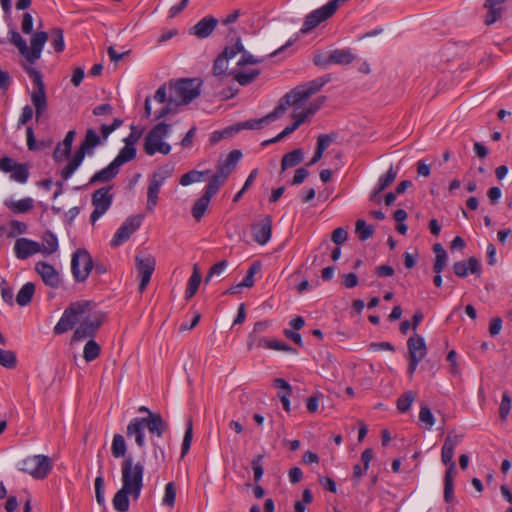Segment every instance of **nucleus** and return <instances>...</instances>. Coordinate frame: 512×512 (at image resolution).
Here are the masks:
<instances>
[{
    "label": "nucleus",
    "instance_id": "nucleus-1",
    "mask_svg": "<svg viewBox=\"0 0 512 512\" xmlns=\"http://www.w3.org/2000/svg\"><path fill=\"white\" fill-rule=\"evenodd\" d=\"M331 81V75H325L317 79L298 85L290 90V97L293 98L290 102L292 108L290 122V134L297 130L309 117L313 116L307 107H302L303 103L307 101L312 95L319 92L324 85Z\"/></svg>",
    "mask_w": 512,
    "mask_h": 512
},
{
    "label": "nucleus",
    "instance_id": "nucleus-2",
    "mask_svg": "<svg viewBox=\"0 0 512 512\" xmlns=\"http://www.w3.org/2000/svg\"><path fill=\"white\" fill-rule=\"evenodd\" d=\"M202 81L197 78H183L170 83V96L168 104L154 112L156 120L164 118L173 111L174 107L188 104L199 96Z\"/></svg>",
    "mask_w": 512,
    "mask_h": 512
},
{
    "label": "nucleus",
    "instance_id": "nucleus-3",
    "mask_svg": "<svg viewBox=\"0 0 512 512\" xmlns=\"http://www.w3.org/2000/svg\"><path fill=\"white\" fill-rule=\"evenodd\" d=\"M152 435L161 438L168 429V423L161 415H151L150 418H133L127 425L126 435L128 438H134L136 445L142 449L145 447V429Z\"/></svg>",
    "mask_w": 512,
    "mask_h": 512
},
{
    "label": "nucleus",
    "instance_id": "nucleus-4",
    "mask_svg": "<svg viewBox=\"0 0 512 512\" xmlns=\"http://www.w3.org/2000/svg\"><path fill=\"white\" fill-rule=\"evenodd\" d=\"M144 462L135 460L128 454L121 462L122 486L134 490V500H138L143 488Z\"/></svg>",
    "mask_w": 512,
    "mask_h": 512
},
{
    "label": "nucleus",
    "instance_id": "nucleus-5",
    "mask_svg": "<svg viewBox=\"0 0 512 512\" xmlns=\"http://www.w3.org/2000/svg\"><path fill=\"white\" fill-rule=\"evenodd\" d=\"M101 144V138L92 128L86 130L84 140L81 142L79 148L76 150L72 159L61 170V177L63 180H68L78 167L83 162L85 155H92L93 149Z\"/></svg>",
    "mask_w": 512,
    "mask_h": 512
},
{
    "label": "nucleus",
    "instance_id": "nucleus-6",
    "mask_svg": "<svg viewBox=\"0 0 512 512\" xmlns=\"http://www.w3.org/2000/svg\"><path fill=\"white\" fill-rule=\"evenodd\" d=\"M171 125L160 122L156 124L145 136L143 149L144 152L153 156L156 153L168 155L171 152V145L164 141L169 134Z\"/></svg>",
    "mask_w": 512,
    "mask_h": 512
},
{
    "label": "nucleus",
    "instance_id": "nucleus-7",
    "mask_svg": "<svg viewBox=\"0 0 512 512\" xmlns=\"http://www.w3.org/2000/svg\"><path fill=\"white\" fill-rule=\"evenodd\" d=\"M23 69L29 75L34 85V90L30 93V99L35 108L36 121L39 122L44 117L48 108L42 75L30 65H23Z\"/></svg>",
    "mask_w": 512,
    "mask_h": 512
},
{
    "label": "nucleus",
    "instance_id": "nucleus-8",
    "mask_svg": "<svg viewBox=\"0 0 512 512\" xmlns=\"http://www.w3.org/2000/svg\"><path fill=\"white\" fill-rule=\"evenodd\" d=\"M90 305L91 302L89 301H76L71 303L64 310L60 320L55 325L53 329L54 334L60 335L73 329L74 326L85 316L87 311H89Z\"/></svg>",
    "mask_w": 512,
    "mask_h": 512
},
{
    "label": "nucleus",
    "instance_id": "nucleus-9",
    "mask_svg": "<svg viewBox=\"0 0 512 512\" xmlns=\"http://www.w3.org/2000/svg\"><path fill=\"white\" fill-rule=\"evenodd\" d=\"M18 469L35 479H44L52 469V461L46 455H33L19 462Z\"/></svg>",
    "mask_w": 512,
    "mask_h": 512
},
{
    "label": "nucleus",
    "instance_id": "nucleus-10",
    "mask_svg": "<svg viewBox=\"0 0 512 512\" xmlns=\"http://www.w3.org/2000/svg\"><path fill=\"white\" fill-rule=\"evenodd\" d=\"M93 270V260L86 249H77L71 259V271L76 282H84Z\"/></svg>",
    "mask_w": 512,
    "mask_h": 512
},
{
    "label": "nucleus",
    "instance_id": "nucleus-11",
    "mask_svg": "<svg viewBox=\"0 0 512 512\" xmlns=\"http://www.w3.org/2000/svg\"><path fill=\"white\" fill-rule=\"evenodd\" d=\"M338 4L334 0H330L324 6L309 13L304 20L303 26L300 29L302 34H307L319 26L322 22L328 20L337 11Z\"/></svg>",
    "mask_w": 512,
    "mask_h": 512
},
{
    "label": "nucleus",
    "instance_id": "nucleus-12",
    "mask_svg": "<svg viewBox=\"0 0 512 512\" xmlns=\"http://www.w3.org/2000/svg\"><path fill=\"white\" fill-rule=\"evenodd\" d=\"M172 168L163 166L157 169L151 176L147 189V206L148 211H153L158 202V194L165 180L171 177Z\"/></svg>",
    "mask_w": 512,
    "mask_h": 512
},
{
    "label": "nucleus",
    "instance_id": "nucleus-13",
    "mask_svg": "<svg viewBox=\"0 0 512 512\" xmlns=\"http://www.w3.org/2000/svg\"><path fill=\"white\" fill-rule=\"evenodd\" d=\"M243 51V43L240 37H237L234 43L227 44L223 51L217 56L213 64V75L221 77L227 75L228 62Z\"/></svg>",
    "mask_w": 512,
    "mask_h": 512
},
{
    "label": "nucleus",
    "instance_id": "nucleus-14",
    "mask_svg": "<svg viewBox=\"0 0 512 512\" xmlns=\"http://www.w3.org/2000/svg\"><path fill=\"white\" fill-rule=\"evenodd\" d=\"M111 186H104L92 193V205L94 210L90 215V222L92 225L103 216L111 207L113 202V195L110 193Z\"/></svg>",
    "mask_w": 512,
    "mask_h": 512
},
{
    "label": "nucleus",
    "instance_id": "nucleus-15",
    "mask_svg": "<svg viewBox=\"0 0 512 512\" xmlns=\"http://www.w3.org/2000/svg\"><path fill=\"white\" fill-rule=\"evenodd\" d=\"M105 319V314L102 312L94 313L86 318H82L80 325L76 328L73 334L74 341H82L86 338H92L96 335L98 329Z\"/></svg>",
    "mask_w": 512,
    "mask_h": 512
},
{
    "label": "nucleus",
    "instance_id": "nucleus-16",
    "mask_svg": "<svg viewBox=\"0 0 512 512\" xmlns=\"http://www.w3.org/2000/svg\"><path fill=\"white\" fill-rule=\"evenodd\" d=\"M288 105V93L284 94L278 106L265 117L260 119H251L245 122L235 124V127L238 128V132L243 129H261L264 125L274 121L279 116L283 115L286 111Z\"/></svg>",
    "mask_w": 512,
    "mask_h": 512
},
{
    "label": "nucleus",
    "instance_id": "nucleus-17",
    "mask_svg": "<svg viewBox=\"0 0 512 512\" xmlns=\"http://www.w3.org/2000/svg\"><path fill=\"white\" fill-rule=\"evenodd\" d=\"M0 172L10 173V179L20 184H25L30 176L27 164L18 163L9 156L0 158Z\"/></svg>",
    "mask_w": 512,
    "mask_h": 512
},
{
    "label": "nucleus",
    "instance_id": "nucleus-18",
    "mask_svg": "<svg viewBox=\"0 0 512 512\" xmlns=\"http://www.w3.org/2000/svg\"><path fill=\"white\" fill-rule=\"evenodd\" d=\"M142 221V215L129 216L115 232L110 245L112 247H118L126 242L130 236L140 228Z\"/></svg>",
    "mask_w": 512,
    "mask_h": 512
},
{
    "label": "nucleus",
    "instance_id": "nucleus-19",
    "mask_svg": "<svg viewBox=\"0 0 512 512\" xmlns=\"http://www.w3.org/2000/svg\"><path fill=\"white\" fill-rule=\"evenodd\" d=\"M135 262L140 279L138 289L140 293H143L149 284L151 276L155 270L156 260L151 255H147L145 257L136 256Z\"/></svg>",
    "mask_w": 512,
    "mask_h": 512
},
{
    "label": "nucleus",
    "instance_id": "nucleus-20",
    "mask_svg": "<svg viewBox=\"0 0 512 512\" xmlns=\"http://www.w3.org/2000/svg\"><path fill=\"white\" fill-rule=\"evenodd\" d=\"M48 40V34L44 31L36 32L31 38V48L28 47V53L24 54L25 59L34 64L41 57L45 43Z\"/></svg>",
    "mask_w": 512,
    "mask_h": 512
},
{
    "label": "nucleus",
    "instance_id": "nucleus-21",
    "mask_svg": "<svg viewBox=\"0 0 512 512\" xmlns=\"http://www.w3.org/2000/svg\"><path fill=\"white\" fill-rule=\"evenodd\" d=\"M36 272L41 276L43 282L54 289L60 286V277L56 269L49 263L37 262L35 265Z\"/></svg>",
    "mask_w": 512,
    "mask_h": 512
},
{
    "label": "nucleus",
    "instance_id": "nucleus-22",
    "mask_svg": "<svg viewBox=\"0 0 512 512\" xmlns=\"http://www.w3.org/2000/svg\"><path fill=\"white\" fill-rule=\"evenodd\" d=\"M15 255L20 260H25L41 251V245L28 238H19L14 245Z\"/></svg>",
    "mask_w": 512,
    "mask_h": 512
},
{
    "label": "nucleus",
    "instance_id": "nucleus-23",
    "mask_svg": "<svg viewBox=\"0 0 512 512\" xmlns=\"http://www.w3.org/2000/svg\"><path fill=\"white\" fill-rule=\"evenodd\" d=\"M218 25V20L213 16H206L190 28V34L199 39L209 37Z\"/></svg>",
    "mask_w": 512,
    "mask_h": 512
},
{
    "label": "nucleus",
    "instance_id": "nucleus-24",
    "mask_svg": "<svg viewBox=\"0 0 512 512\" xmlns=\"http://www.w3.org/2000/svg\"><path fill=\"white\" fill-rule=\"evenodd\" d=\"M453 271L456 276L465 278L471 272L476 276L481 274V265L477 258L469 257L467 260L458 261L453 264Z\"/></svg>",
    "mask_w": 512,
    "mask_h": 512
},
{
    "label": "nucleus",
    "instance_id": "nucleus-25",
    "mask_svg": "<svg viewBox=\"0 0 512 512\" xmlns=\"http://www.w3.org/2000/svg\"><path fill=\"white\" fill-rule=\"evenodd\" d=\"M409 358L422 361L427 353L425 340L422 336L414 334L407 341Z\"/></svg>",
    "mask_w": 512,
    "mask_h": 512
},
{
    "label": "nucleus",
    "instance_id": "nucleus-26",
    "mask_svg": "<svg viewBox=\"0 0 512 512\" xmlns=\"http://www.w3.org/2000/svg\"><path fill=\"white\" fill-rule=\"evenodd\" d=\"M241 157L242 152L240 150H232L226 159L218 164L217 173L227 179L232 171L236 168V165Z\"/></svg>",
    "mask_w": 512,
    "mask_h": 512
},
{
    "label": "nucleus",
    "instance_id": "nucleus-27",
    "mask_svg": "<svg viewBox=\"0 0 512 512\" xmlns=\"http://www.w3.org/2000/svg\"><path fill=\"white\" fill-rule=\"evenodd\" d=\"M129 496L134 499V490L122 486L113 497L114 509L118 512H127L129 510Z\"/></svg>",
    "mask_w": 512,
    "mask_h": 512
},
{
    "label": "nucleus",
    "instance_id": "nucleus-28",
    "mask_svg": "<svg viewBox=\"0 0 512 512\" xmlns=\"http://www.w3.org/2000/svg\"><path fill=\"white\" fill-rule=\"evenodd\" d=\"M506 0H486L484 3V8L487 9V14L484 19V23L486 25H492L496 21H498L503 12V8L501 4H503Z\"/></svg>",
    "mask_w": 512,
    "mask_h": 512
},
{
    "label": "nucleus",
    "instance_id": "nucleus-29",
    "mask_svg": "<svg viewBox=\"0 0 512 512\" xmlns=\"http://www.w3.org/2000/svg\"><path fill=\"white\" fill-rule=\"evenodd\" d=\"M119 173V168L111 162L108 166L96 172L89 180L88 185L97 183H108L113 180Z\"/></svg>",
    "mask_w": 512,
    "mask_h": 512
},
{
    "label": "nucleus",
    "instance_id": "nucleus-30",
    "mask_svg": "<svg viewBox=\"0 0 512 512\" xmlns=\"http://www.w3.org/2000/svg\"><path fill=\"white\" fill-rule=\"evenodd\" d=\"M4 205L14 214L27 213L34 208V200L31 197H25L20 200L6 199Z\"/></svg>",
    "mask_w": 512,
    "mask_h": 512
},
{
    "label": "nucleus",
    "instance_id": "nucleus-31",
    "mask_svg": "<svg viewBox=\"0 0 512 512\" xmlns=\"http://www.w3.org/2000/svg\"><path fill=\"white\" fill-rule=\"evenodd\" d=\"M459 442V436L458 435H452V433H449L444 441V444L442 446L441 451V460L443 464L449 465L451 463H455L453 461L454 457V450Z\"/></svg>",
    "mask_w": 512,
    "mask_h": 512
},
{
    "label": "nucleus",
    "instance_id": "nucleus-32",
    "mask_svg": "<svg viewBox=\"0 0 512 512\" xmlns=\"http://www.w3.org/2000/svg\"><path fill=\"white\" fill-rule=\"evenodd\" d=\"M253 229V238L260 244H266L271 238V218L267 216L260 225H255Z\"/></svg>",
    "mask_w": 512,
    "mask_h": 512
},
{
    "label": "nucleus",
    "instance_id": "nucleus-33",
    "mask_svg": "<svg viewBox=\"0 0 512 512\" xmlns=\"http://www.w3.org/2000/svg\"><path fill=\"white\" fill-rule=\"evenodd\" d=\"M137 150L135 146H131V143L124 145L118 153V155L112 161L119 169L122 165L135 159Z\"/></svg>",
    "mask_w": 512,
    "mask_h": 512
},
{
    "label": "nucleus",
    "instance_id": "nucleus-34",
    "mask_svg": "<svg viewBox=\"0 0 512 512\" xmlns=\"http://www.w3.org/2000/svg\"><path fill=\"white\" fill-rule=\"evenodd\" d=\"M355 55L350 49H336L330 52L331 64L347 65L354 61Z\"/></svg>",
    "mask_w": 512,
    "mask_h": 512
},
{
    "label": "nucleus",
    "instance_id": "nucleus-35",
    "mask_svg": "<svg viewBox=\"0 0 512 512\" xmlns=\"http://www.w3.org/2000/svg\"><path fill=\"white\" fill-rule=\"evenodd\" d=\"M35 293V285L32 282L25 283L16 295V302L20 306L28 305Z\"/></svg>",
    "mask_w": 512,
    "mask_h": 512
},
{
    "label": "nucleus",
    "instance_id": "nucleus-36",
    "mask_svg": "<svg viewBox=\"0 0 512 512\" xmlns=\"http://www.w3.org/2000/svg\"><path fill=\"white\" fill-rule=\"evenodd\" d=\"M201 274L199 273L198 266L194 265L193 267V273L190 276L187 284V288L185 291V299L189 300L191 299L197 292L199 285L201 283Z\"/></svg>",
    "mask_w": 512,
    "mask_h": 512
},
{
    "label": "nucleus",
    "instance_id": "nucleus-37",
    "mask_svg": "<svg viewBox=\"0 0 512 512\" xmlns=\"http://www.w3.org/2000/svg\"><path fill=\"white\" fill-rule=\"evenodd\" d=\"M42 240H43V243L41 245V251H40L41 253H43L45 255H50L57 251L58 239L53 232H51V231L45 232Z\"/></svg>",
    "mask_w": 512,
    "mask_h": 512
},
{
    "label": "nucleus",
    "instance_id": "nucleus-38",
    "mask_svg": "<svg viewBox=\"0 0 512 512\" xmlns=\"http://www.w3.org/2000/svg\"><path fill=\"white\" fill-rule=\"evenodd\" d=\"M127 452V446L124 439V436L121 434H115L112 439V445H111V453L114 458H121L123 459L128 456L126 454Z\"/></svg>",
    "mask_w": 512,
    "mask_h": 512
},
{
    "label": "nucleus",
    "instance_id": "nucleus-39",
    "mask_svg": "<svg viewBox=\"0 0 512 512\" xmlns=\"http://www.w3.org/2000/svg\"><path fill=\"white\" fill-rule=\"evenodd\" d=\"M260 74L258 69H253L250 72H238L236 70H232L229 72V75H233L234 79L241 85L246 86L253 82L257 76Z\"/></svg>",
    "mask_w": 512,
    "mask_h": 512
},
{
    "label": "nucleus",
    "instance_id": "nucleus-40",
    "mask_svg": "<svg viewBox=\"0 0 512 512\" xmlns=\"http://www.w3.org/2000/svg\"><path fill=\"white\" fill-rule=\"evenodd\" d=\"M211 201V197L206 195L205 193L195 202L192 208L193 217L199 221L207 211L209 203Z\"/></svg>",
    "mask_w": 512,
    "mask_h": 512
},
{
    "label": "nucleus",
    "instance_id": "nucleus-41",
    "mask_svg": "<svg viewBox=\"0 0 512 512\" xmlns=\"http://www.w3.org/2000/svg\"><path fill=\"white\" fill-rule=\"evenodd\" d=\"M100 351L101 348L99 344L95 340L90 339L84 346L83 358L86 362H92L99 357Z\"/></svg>",
    "mask_w": 512,
    "mask_h": 512
},
{
    "label": "nucleus",
    "instance_id": "nucleus-42",
    "mask_svg": "<svg viewBox=\"0 0 512 512\" xmlns=\"http://www.w3.org/2000/svg\"><path fill=\"white\" fill-rule=\"evenodd\" d=\"M208 173H209V170H207V171L191 170L181 176L180 184L182 186H188L192 183L200 182L204 179L205 175Z\"/></svg>",
    "mask_w": 512,
    "mask_h": 512
},
{
    "label": "nucleus",
    "instance_id": "nucleus-43",
    "mask_svg": "<svg viewBox=\"0 0 512 512\" xmlns=\"http://www.w3.org/2000/svg\"><path fill=\"white\" fill-rule=\"evenodd\" d=\"M355 231L361 241H365L372 237L374 228L368 225L365 220L358 219L355 224Z\"/></svg>",
    "mask_w": 512,
    "mask_h": 512
},
{
    "label": "nucleus",
    "instance_id": "nucleus-44",
    "mask_svg": "<svg viewBox=\"0 0 512 512\" xmlns=\"http://www.w3.org/2000/svg\"><path fill=\"white\" fill-rule=\"evenodd\" d=\"M226 180V178L216 172L211 177L208 185L205 187L204 193L212 198V196L218 192L219 188L224 184Z\"/></svg>",
    "mask_w": 512,
    "mask_h": 512
},
{
    "label": "nucleus",
    "instance_id": "nucleus-45",
    "mask_svg": "<svg viewBox=\"0 0 512 512\" xmlns=\"http://www.w3.org/2000/svg\"><path fill=\"white\" fill-rule=\"evenodd\" d=\"M260 261H254L249 267L244 279L240 282V286L251 288L254 285V276L261 270Z\"/></svg>",
    "mask_w": 512,
    "mask_h": 512
},
{
    "label": "nucleus",
    "instance_id": "nucleus-46",
    "mask_svg": "<svg viewBox=\"0 0 512 512\" xmlns=\"http://www.w3.org/2000/svg\"><path fill=\"white\" fill-rule=\"evenodd\" d=\"M192 439H193V422H192V419H188L182 446H181V457L182 458L189 452Z\"/></svg>",
    "mask_w": 512,
    "mask_h": 512
},
{
    "label": "nucleus",
    "instance_id": "nucleus-47",
    "mask_svg": "<svg viewBox=\"0 0 512 512\" xmlns=\"http://www.w3.org/2000/svg\"><path fill=\"white\" fill-rule=\"evenodd\" d=\"M397 172L391 167L384 176H381L378 181V187L375 190V194H379L388 188L396 179Z\"/></svg>",
    "mask_w": 512,
    "mask_h": 512
},
{
    "label": "nucleus",
    "instance_id": "nucleus-48",
    "mask_svg": "<svg viewBox=\"0 0 512 512\" xmlns=\"http://www.w3.org/2000/svg\"><path fill=\"white\" fill-rule=\"evenodd\" d=\"M51 46L56 52H62L64 50V36L61 28H54L51 31Z\"/></svg>",
    "mask_w": 512,
    "mask_h": 512
},
{
    "label": "nucleus",
    "instance_id": "nucleus-49",
    "mask_svg": "<svg viewBox=\"0 0 512 512\" xmlns=\"http://www.w3.org/2000/svg\"><path fill=\"white\" fill-rule=\"evenodd\" d=\"M414 400L415 393L413 391L405 392L397 400V409L402 413L408 411Z\"/></svg>",
    "mask_w": 512,
    "mask_h": 512
},
{
    "label": "nucleus",
    "instance_id": "nucleus-50",
    "mask_svg": "<svg viewBox=\"0 0 512 512\" xmlns=\"http://www.w3.org/2000/svg\"><path fill=\"white\" fill-rule=\"evenodd\" d=\"M274 386L276 388H281L283 390H286L282 393L278 394V397L281 400L283 409L288 412V382L284 378H276L274 379Z\"/></svg>",
    "mask_w": 512,
    "mask_h": 512
},
{
    "label": "nucleus",
    "instance_id": "nucleus-51",
    "mask_svg": "<svg viewBox=\"0 0 512 512\" xmlns=\"http://www.w3.org/2000/svg\"><path fill=\"white\" fill-rule=\"evenodd\" d=\"M235 133H238V128H236L235 125L226 127L223 130L214 131L210 136V142L212 144H216L219 141H221L222 139L228 138Z\"/></svg>",
    "mask_w": 512,
    "mask_h": 512
},
{
    "label": "nucleus",
    "instance_id": "nucleus-52",
    "mask_svg": "<svg viewBox=\"0 0 512 512\" xmlns=\"http://www.w3.org/2000/svg\"><path fill=\"white\" fill-rule=\"evenodd\" d=\"M0 364L3 367L12 369L16 366V355L11 350H4L0 348Z\"/></svg>",
    "mask_w": 512,
    "mask_h": 512
},
{
    "label": "nucleus",
    "instance_id": "nucleus-53",
    "mask_svg": "<svg viewBox=\"0 0 512 512\" xmlns=\"http://www.w3.org/2000/svg\"><path fill=\"white\" fill-rule=\"evenodd\" d=\"M9 34H10L11 43L17 47L20 54L24 57V54L28 53V46H27L26 41L22 38V36L17 31L11 30L9 32Z\"/></svg>",
    "mask_w": 512,
    "mask_h": 512
},
{
    "label": "nucleus",
    "instance_id": "nucleus-54",
    "mask_svg": "<svg viewBox=\"0 0 512 512\" xmlns=\"http://www.w3.org/2000/svg\"><path fill=\"white\" fill-rule=\"evenodd\" d=\"M176 499V487L173 482H169L165 486V493L163 497V504L173 507Z\"/></svg>",
    "mask_w": 512,
    "mask_h": 512
},
{
    "label": "nucleus",
    "instance_id": "nucleus-55",
    "mask_svg": "<svg viewBox=\"0 0 512 512\" xmlns=\"http://www.w3.org/2000/svg\"><path fill=\"white\" fill-rule=\"evenodd\" d=\"M313 500L312 492L310 489L306 488L302 493V500L296 501L294 504L295 512H305V505L310 504Z\"/></svg>",
    "mask_w": 512,
    "mask_h": 512
},
{
    "label": "nucleus",
    "instance_id": "nucleus-56",
    "mask_svg": "<svg viewBox=\"0 0 512 512\" xmlns=\"http://www.w3.org/2000/svg\"><path fill=\"white\" fill-rule=\"evenodd\" d=\"M511 409V397L507 392L502 395V400L499 407V415L501 420L505 421L509 415Z\"/></svg>",
    "mask_w": 512,
    "mask_h": 512
},
{
    "label": "nucleus",
    "instance_id": "nucleus-57",
    "mask_svg": "<svg viewBox=\"0 0 512 512\" xmlns=\"http://www.w3.org/2000/svg\"><path fill=\"white\" fill-rule=\"evenodd\" d=\"M94 486H95L96 501L100 506H104L105 505L104 479L101 475L96 477Z\"/></svg>",
    "mask_w": 512,
    "mask_h": 512
},
{
    "label": "nucleus",
    "instance_id": "nucleus-58",
    "mask_svg": "<svg viewBox=\"0 0 512 512\" xmlns=\"http://www.w3.org/2000/svg\"><path fill=\"white\" fill-rule=\"evenodd\" d=\"M419 419L426 424L427 429H431L435 423L434 416L428 406H421Z\"/></svg>",
    "mask_w": 512,
    "mask_h": 512
},
{
    "label": "nucleus",
    "instance_id": "nucleus-59",
    "mask_svg": "<svg viewBox=\"0 0 512 512\" xmlns=\"http://www.w3.org/2000/svg\"><path fill=\"white\" fill-rule=\"evenodd\" d=\"M0 291L3 301L12 306L14 296L13 289L9 286L8 282L5 279H2L0 282Z\"/></svg>",
    "mask_w": 512,
    "mask_h": 512
},
{
    "label": "nucleus",
    "instance_id": "nucleus-60",
    "mask_svg": "<svg viewBox=\"0 0 512 512\" xmlns=\"http://www.w3.org/2000/svg\"><path fill=\"white\" fill-rule=\"evenodd\" d=\"M227 266H228V262L226 260H222V261L214 264L210 268L207 276L205 277V283H209L213 276H220L225 271Z\"/></svg>",
    "mask_w": 512,
    "mask_h": 512
},
{
    "label": "nucleus",
    "instance_id": "nucleus-61",
    "mask_svg": "<svg viewBox=\"0 0 512 512\" xmlns=\"http://www.w3.org/2000/svg\"><path fill=\"white\" fill-rule=\"evenodd\" d=\"M266 338L262 337L260 334L251 332L248 336L247 347L249 350L254 348L264 347Z\"/></svg>",
    "mask_w": 512,
    "mask_h": 512
},
{
    "label": "nucleus",
    "instance_id": "nucleus-62",
    "mask_svg": "<svg viewBox=\"0 0 512 512\" xmlns=\"http://www.w3.org/2000/svg\"><path fill=\"white\" fill-rule=\"evenodd\" d=\"M262 459H263V455L259 454V455L255 456L251 462L252 469L254 472V480L256 482H258L264 474V470L262 467Z\"/></svg>",
    "mask_w": 512,
    "mask_h": 512
},
{
    "label": "nucleus",
    "instance_id": "nucleus-63",
    "mask_svg": "<svg viewBox=\"0 0 512 512\" xmlns=\"http://www.w3.org/2000/svg\"><path fill=\"white\" fill-rule=\"evenodd\" d=\"M70 154H71V149L70 148L67 149V147H65L59 143L53 152V159L55 162L59 163V162H62L64 160L68 159Z\"/></svg>",
    "mask_w": 512,
    "mask_h": 512
},
{
    "label": "nucleus",
    "instance_id": "nucleus-64",
    "mask_svg": "<svg viewBox=\"0 0 512 512\" xmlns=\"http://www.w3.org/2000/svg\"><path fill=\"white\" fill-rule=\"evenodd\" d=\"M264 348L276 351H287L288 345L275 338H266Z\"/></svg>",
    "mask_w": 512,
    "mask_h": 512
}]
</instances>
